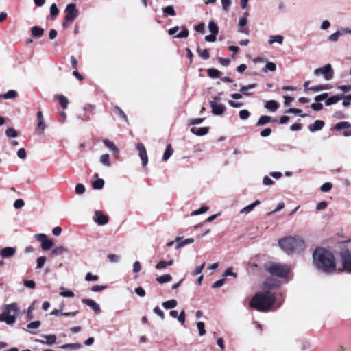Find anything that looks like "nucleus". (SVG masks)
<instances>
[{"label":"nucleus","instance_id":"obj_1","mask_svg":"<svg viewBox=\"0 0 351 351\" xmlns=\"http://www.w3.org/2000/svg\"><path fill=\"white\" fill-rule=\"evenodd\" d=\"M315 267L319 271L331 274L336 271V263L333 254L324 248H317L313 254Z\"/></svg>","mask_w":351,"mask_h":351},{"label":"nucleus","instance_id":"obj_2","mask_svg":"<svg viewBox=\"0 0 351 351\" xmlns=\"http://www.w3.org/2000/svg\"><path fill=\"white\" fill-rule=\"evenodd\" d=\"M275 297L269 291L257 293L250 300V304L252 308L259 311H268L274 304Z\"/></svg>","mask_w":351,"mask_h":351},{"label":"nucleus","instance_id":"obj_3","mask_svg":"<svg viewBox=\"0 0 351 351\" xmlns=\"http://www.w3.org/2000/svg\"><path fill=\"white\" fill-rule=\"evenodd\" d=\"M280 247L287 254L298 253L305 247L304 241L300 238L288 237L278 241Z\"/></svg>","mask_w":351,"mask_h":351},{"label":"nucleus","instance_id":"obj_4","mask_svg":"<svg viewBox=\"0 0 351 351\" xmlns=\"http://www.w3.org/2000/svg\"><path fill=\"white\" fill-rule=\"evenodd\" d=\"M18 311L17 303L13 302L5 304L3 306V312L0 313V322H5L7 324L12 326L16 322Z\"/></svg>","mask_w":351,"mask_h":351},{"label":"nucleus","instance_id":"obj_5","mask_svg":"<svg viewBox=\"0 0 351 351\" xmlns=\"http://www.w3.org/2000/svg\"><path fill=\"white\" fill-rule=\"evenodd\" d=\"M265 270L273 276L285 278L287 276L289 269L287 265L269 262L265 264Z\"/></svg>","mask_w":351,"mask_h":351},{"label":"nucleus","instance_id":"obj_6","mask_svg":"<svg viewBox=\"0 0 351 351\" xmlns=\"http://www.w3.org/2000/svg\"><path fill=\"white\" fill-rule=\"evenodd\" d=\"M313 74L315 76L322 75L327 81L332 80L334 77V71L330 64H327L321 68L316 69Z\"/></svg>","mask_w":351,"mask_h":351},{"label":"nucleus","instance_id":"obj_7","mask_svg":"<svg viewBox=\"0 0 351 351\" xmlns=\"http://www.w3.org/2000/svg\"><path fill=\"white\" fill-rule=\"evenodd\" d=\"M340 256L344 269L351 273V251L348 249L342 250L340 252Z\"/></svg>","mask_w":351,"mask_h":351},{"label":"nucleus","instance_id":"obj_8","mask_svg":"<svg viewBox=\"0 0 351 351\" xmlns=\"http://www.w3.org/2000/svg\"><path fill=\"white\" fill-rule=\"evenodd\" d=\"M64 12L66 13L65 18H66L68 21H73L79 14V12L76 8V4L73 3H69L64 10Z\"/></svg>","mask_w":351,"mask_h":351},{"label":"nucleus","instance_id":"obj_9","mask_svg":"<svg viewBox=\"0 0 351 351\" xmlns=\"http://www.w3.org/2000/svg\"><path fill=\"white\" fill-rule=\"evenodd\" d=\"M136 149L138 151V155L142 160L143 166H146L148 162V157L144 145L143 143H138L136 145Z\"/></svg>","mask_w":351,"mask_h":351},{"label":"nucleus","instance_id":"obj_10","mask_svg":"<svg viewBox=\"0 0 351 351\" xmlns=\"http://www.w3.org/2000/svg\"><path fill=\"white\" fill-rule=\"evenodd\" d=\"M16 252V247H5L0 250V256L4 259L10 258L14 256Z\"/></svg>","mask_w":351,"mask_h":351},{"label":"nucleus","instance_id":"obj_11","mask_svg":"<svg viewBox=\"0 0 351 351\" xmlns=\"http://www.w3.org/2000/svg\"><path fill=\"white\" fill-rule=\"evenodd\" d=\"M210 106L212 112L215 115H221L226 110V106L222 104H218L215 101H210Z\"/></svg>","mask_w":351,"mask_h":351},{"label":"nucleus","instance_id":"obj_12","mask_svg":"<svg viewBox=\"0 0 351 351\" xmlns=\"http://www.w3.org/2000/svg\"><path fill=\"white\" fill-rule=\"evenodd\" d=\"M82 302L86 306L90 307L96 315L101 313V308L99 305L92 299H82Z\"/></svg>","mask_w":351,"mask_h":351},{"label":"nucleus","instance_id":"obj_13","mask_svg":"<svg viewBox=\"0 0 351 351\" xmlns=\"http://www.w3.org/2000/svg\"><path fill=\"white\" fill-rule=\"evenodd\" d=\"M94 220L98 225L100 226L106 224L108 221V217L99 210L95 211Z\"/></svg>","mask_w":351,"mask_h":351},{"label":"nucleus","instance_id":"obj_14","mask_svg":"<svg viewBox=\"0 0 351 351\" xmlns=\"http://www.w3.org/2000/svg\"><path fill=\"white\" fill-rule=\"evenodd\" d=\"M43 337L46 339V341L36 339V341L39 342L42 344L51 346L56 343L57 339L56 336L55 335H43Z\"/></svg>","mask_w":351,"mask_h":351},{"label":"nucleus","instance_id":"obj_15","mask_svg":"<svg viewBox=\"0 0 351 351\" xmlns=\"http://www.w3.org/2000/svg\"><path fill=\"white\" fill-rule=\"evenodd\" d=\"M102 142L106 147H108L113 152V154L116 158L119 157V149L113 142L108 139H104L102 141Z\"/></svg>","mask_w":351,"mask_h":351},{"label":"nucleus","instance_id":"obj_16","mask_svg":"<svg viewBox=\"0 0 351 351\" xmlns=\"http://www.w3.org/2000/svg\"><path fill=\"white\" fill-rule=\"evenodd\" d=\"M324 126V122L321 120H316L313 124H310L308 127L311 132L321 130Z\"/></svg>","mask_w":351,"mask_h":351},{"label":"nucleus","instance_id":"obj_17","mask_svg":"<svg viewBox=\"0 0 351 351\" xmlns=\"http://www.w3.org/2000/svg\"><path fill=\"white\" fill-rule=\"evenodd\" d=\"M269 122L276 123L277 120H272L271 117L267 115H263L258 119L256 126L264 125Z\"/></svg>","mask_w":351,"mask_h":351},{"label":"nucleus","instance_id":"obj_18","mask_svg":"<svg viewBox=\"0 0 351 351\" xmlns=\"http://www.w3.org/2000/svg\"><path fill=\"white\" fill-rule=\"evenodd\" d=\"M209 128L208 127H201V128H191V132L197 135V136H204L208 132Z\"/></svg>","mask_w":351,"mask_h":351},{"label":"nucleus","instance_id":"obj_19","mask_svg":"<svg viewBox=\"0 0 351 351\" xmlns=\"http://www.w3.org/2000/svg\"><path fill=\"white\" fill-rule=\"evenodd\" d=\"M180 237H177L176 239V241L177 242L176 249H179L186 245L191 244L194 242V239L193 238H188L182 241H180Z\"/></svg>","mask_w":351,"mask_h":351},{"label":"nucleus","instance_id":"obj_20","mask_svg":"<svg viewBox=\"0 0 351 351\" xmlns=\"http://www.w3.org/2000/svg\"><path fill=\"white\" fill-rule=\"evenodd\" d=\"M31 35L34 38H40L44 34V29L39 26H34L31 28Z\"/></svg>","mask_w":351,"mask_h":351},{"label":"nucleus","instance_id":"obj_21","mask_svg":"<svg viewBox=\"0 0 351 351\" xmlns=\"http://www.w3.org/2000/svg\"><path fill=\"white\" fill-rule=\"evenodd\" d=\"M343 97H344V95L341 94V95H337L332 96L331 97H329L326 100L325 104L326 106H331V105L335 104L340 99H341Z\"/></svg>","mask_w":351,"mask_h":351},{"label":"nucleus","instance_id":"obj_22","mask_svg":"<svg viewBox=\"0 0 351 351\" xmlns=\"http://www.w3.org/2000/svg\"><path fill=\"white\" fill-rule=\"evenodd\" d=\"M284 40V36L282 35H274L271 36L268 40V43L269 45H273L274 43H276L278 44H282Z\"/></svg>","mask_w":351,"mask_h":351},{"label":"nucleus","instance_id":"obj_23","mask_svg":"<svg viewBox=\"0 0 351 351\" xmlns=\"http://www.w3.org/2000/svg\"><path fill=\"white\" fill-rule=\"evenodd\" d=\"M265 107L271 112H275L279 108V104L275 100H269Z\"/></svg>","mask_w":351,"mask_h":351},{"label":"nucleus","instance_id":"obj_24","mask_svg":"<svg viewBox=\"0 0 351 351\" xmlns=\"http://www.w3.org/2000/svg\"><path fill=\"white\" fill-rule=\"evenodd\" d=\"M37 119H38V129L43 131L45 129V123L43 117V113L41 111H38L37 112Z\"/></svg>","mask_w":351,"mask_h":351},{"label":"nucleus","instance_id":"obj_25","mask_svg":"<svg viewBox=\"0 0 351 351\" xmlns=\"http://www.w3.org/2000/svg\"><path fill=\"white\" fill-rule=\"evenodd\" d=\"M351 127V124L349 122L346 121H341L336 123L334 126V130L337 131H340L344 129L350 128Z\"/></svg>","mask_w":351,"mask_h":351},{"label":"nucleus","instance_id":"obj_26","mask_svg":"<svg viewBox=\"0 0 351 351\" xmlns=\"http://www.w3.org/2000/svg\"><path fill=\"white\" fill-rule=\"evenodd\" d=\"M177 304H178L177 301L176 300L173 299V300H170L165 301V302H162V306L165 309H172V308L176 307Z\"/></svg>","mask_w":351,"mask_h":351},{"label":"nucleus","instance_id":"obj_27","mask_svg":"<svg viewBox=\"0 0 351 351\" xmlns=\"http://www.w3.org/2000/svg\"><path fill=\"white\" fill-rule=\"evenodd\" d=\"M69 252V249L66 247L58 246V247H55L52 250L51 254L55 255V256H58V255L62 254L64 252Z\"/></svg>","mask_w":351,"mask_h":351},{"label":"nucleus","instance_id":"obj_28","mask_svg":"<svg viewBox=\"0 0 351 351\" xmlns=\"http://www.w3.org/2000/svg\"><path fill=\"white\" fill-rule=\"evenodd\" d=\"M99 160H100V162L103 165H104L107 167H110L111 166V163L110 161V156H109V154H102L100 156Z\"/></svg>","mask_w":351,"mask_h":351},{"label":"nucleus","instance_id":"obj_29","mask_svg":"<svg viewBox=\"0 0 351 351\" xmlns=\"http://www.w3.org/2000/svg\"><path fill=\"white\" fill-rule=\"evenodd\" d=\"M197 52L199 57L204 60H208L210 58V54L208 49L201 50L200 47L197 45Z\"/></svg>","mask_w":351,"mask_h":351},{"label":"nucleus","instance_id":"obj_30","mask_svg":"<svg viewBox=\"0 0 351 351\" xmlns=\"http://www.w3.org/2000/svg\"><path fill=\"white\" fill-rule=\"evenodd\" d=\"M208 75L211 78H219L221 77V72L214 68L208 69L207 70Z\"/></svg>","mask_w":351,"mask_h":351},{"label":"nucleus","instance_id":"obj_31","mask_svg":"<svg viewBox=\"0 0 351 351\" xmlns=\"http://www.w3.org/2000/svg\"><path fill=\"white\" fill-rule=\"evenodd\" d=\"M162 12L165 16L169 15L171 16H175L176 14L173 7L171 5L164 7L162 8Z\"/></svg>","mask_w":351,"mask_h":351},{"label":"nucleus","instance_id":"obj_32","mask_svg":"<svg viewBox=\"0 0 351 351\" xmlns=\"http://www.w3.org/2000/svg\"><path fill=\"white\" fill-rule=\"evenodd\" d=\"M92 186L94 189L100 190L104 186V181L101 178H98L97 180L92 182Z\"/></svg>","mask_w":351,"mask_h":351},{"label":"nucleus","instance_id":"obj_33","mask_svg":"<svg viewBox=\"0 0 351 351\" xmlns=\"http://www.w3.org/2000/svg\"><path fill=\"white\" fill-rule=\"evenodd\" d=\"M172 277L169 274H165L156 278V280L160 284H164L171 281Z\"/></svg>","mask_w":351,"mask_h":351},{"label":"nucleus","instance_id":"obj_34","mask_svg":"<svg viewBox=\"0 0 351 351\" xmlns=\"http://www.w3.org/2000/svg\"><path fill=\"white\" fill-rule=\"evenodd\" d=\"M208 29L211 34L217 35L219 33V27L213 21H210L208 23Z\"/></svg>","mask_w":351,"mask_h":351},{"label":"nucleus","instance_id":"obj_35","mask_svg":"<svg viewBox=\"0 0 351 351\" xmlns=\"http://www.w3.org/2000/svg\"><path fill=\"white\" fill-rule=\"evenodd\" d=\"M328 84H319L317 86H311L308 88L309 90H312L313 92H319L324 90L328 89Z\"/></svg>","mask_w":351,"mask_h":351},{"label":"nucleus","instance_id":"obj_36","mask_svg":"<svg viewBox=\"0 0 351 351\" xmlns=\"http://www.w3.org/2000/svg\"><path fill=\"white\" fill-rule=\"evenodd\" d=\"M173 152V150L171 147V145L170 144L167 145V146L166 147V150L162 156V160L164 161L167 160L170 158V156L172 155Z\"/></svg>","mask_w":351,"mask_h":351},{"label":"nucleus","instance_id":"obj_37","mask_svg":"<svg viewBox=\"0 0 351 351\" xmlns=\"http://www.w3.org/2000/svg\"><path fill=\"white\" fill-rule=\"evenodd\" d=\"M173 264V260H170L169 261H160L156 266L157 269H162L165 268L167 266H171Z\"/></svg>","mask_w":351,"mask_h":351},{"label":"nucleus","instance_id":"obj_38","mask_svg":"<svg viewBox=\"0 0 351 351\" xmlns=\"http://www.w3.org/2000/svg\"><path fill=\"white\" fill-rule=\"evenodd\" d=\"M59 14V10L56 3H53L50 7V17L54 19Z\"/></svg>","mask_w":351,"mask_h":351},{"label":"nucleus","instance_id":"obj_39","mask_svg":"<svg viewBox=\"0 0 351 351\" xmlns=\"http://www.w3.org/2000/svg\"><path fill=\"white\" fill-rule=\"evenodd\" d=\"M276 70V65L271 62H267L265 66L262 69V71L264 73H267L268 71H275Z\"/></svg>","mask_w":351,"mask_h":351},{"label":"nucleus","instance_id":"obj_40","mask_svg":"<svg viewBox=\"0 0 351 351\" xmlns=\"http://www.w3.org/2000/svg\"><path fill=\"white\" fill-rule=\"evenodd\" d=\"M82 347V344L80 343H66L60 346L61 349L66 350V349H80Z\"/></svg>","mask_w":351,"mask_h":351},{"label":"nucleus","instance_id":"obj_41","mask_svg":"<svg viewBox=\"0 0 351 351\" xmlns=\"http://www.w3.org/2000/svg\"><path fill=\"white\" fill-rule=\"evenodd\" d=\"M189 32L186 27H181V32L178 34L176 37L178 38H186L189 36Z\"/></svg>","mask_w":351,"mask_h":351},{"label":"nucleus","instance_id":"obj_42","mask_svg":"<svg viewBox=\"0 0 351 351\" xmlns=\"http://www.w3.org/2000/svg\"><path fill=\"white\" fill-rule=\"evenodd\" d=\"M5 134L9 138H16L18 136V132L13 128H9L5 130Z\"/></svg>","mask_w":351,"mask_h":351},{"label":"nucleus","instance_id":"obj_43","mask_svg":"<svg viewBox=\"0 0 351 351\" xmlns=\"http://www.w3.org/2000/svg\"><path fill=\"white\" fill-rule=\"evenodd\" d=\"M53 243L52 240L47 238V239L42 243L41 247L43 250H48L53 246Z\"/></svg>","mask_w":351,"mask_h":351},{"label":"nucleus","instance_id":"obj_44","mask_svg":"<svg viewBox=\"0 0 351 351\" xmlns=\"http://www.w3.org/2000/svg\"><path fill=\"white\" fill-rule=\"evenodd\" d=\"M57 98H58L61 106L64 109H66L67 108V106L69 104V101L66 99V97H64V95H58V96H57Z\"/></svg>","mask_w":351,"mask_h":351},{"label":"nucleus","instance_id":"obj_45","mask_svg":"<svg viewBox=\"0 0 351 351\" xmlns=\"http://www.w3.org/2000/svg\"><path fill=\"white\" fill-rule=\"evenodd\" d=\"M256 87V84H250L247 86H242L241 88H240V91L241 93H243L245 95H247V96H249L251 94L250 93L247 92V90L249 89H252V88H254Z\"/></svg>","mask_w":351,"mask_h":351},{"label":"nucleus","instance_id":"obj_46","mask_svg":"<svg viewBox=\"0 0 351 351\" xmlns=\"http://www.w3.org/2000/svg\"><path fill=\"white\" fill-rule=\"evenodd\" d=\"M17 96V93L16 90H10L5 95H3V97L5 99H14Z\"/></svg>","mask_w":351,"mask_h":351},{"label":"nucleus","instance_id":"obj_47","mask_svg":"<svg viewBox=\"0 0 351 351\" xmlns=\"http://www.w3.org/2000/svg\"><path fill=\"white\" fill-rule=\"evenodd\" d=\"M342 35V32L341 31H337L334 34L330 35L328 36V40L332 42H337L340 36Z\"/></svg>","mask_w":351,"mask_h":351},{"label":"nucleus","instance_id":"obj_48","mask_svg":"<svg viewBox=\"0 0 351 351\" xmlns=\"http://www.w3.org/2000/svg\"><path fill=\"white\" fill-rule=\"evenodd\" d=\"M208 210V206H202L199 209L193 211L191 213V216L199 215L203 214V213H206Z\"/></svg>","mask_w":351,"mask_h":351},{"label":"nucleus","instance_id":"obj_49","mask_svg":"<svg viewBox=\"0 0 351 351\" xmlns=\"http://www.w3.org/2000/svg\"><path fill=\"white\" fill-rule=\"evenodd\" d=\"M63 291L60 293V295L65 298H73L74 297V293L71 290H64L63 287H61Z\"/></svg>","mask_w":351,"mask_h":351},{"label":"nucleus","instance_id":"obj_50","mask_svg":"<svg viewBox=\"0 0 351 351\" xmlns=\"http://www.w3.org/2000/svg\"><path fill=\"white\" fill-rule=\"evenodd\" d=\"M45 262H46L45 256H42L38 257L37 259V265H36V269H41L43 267V265H45Z\"/></svg>","mask_w":351,"mask_h":351},{"label":"nucleus","instance_id":"obj_51","mask_svg":"<svg viewBox=\"0 0 351 351\" xmlns=\"http://www.w3.org/2000/svg\"><path fill=\"white\" fill-rule=\"evenodd\" d=\"M40 322L37 320V321H34V322H32L30 323H29L27 325V329H37L40 327Z\"/></svg>","mask_w":351,"mask_h":351},{"label":"nucleus","instance_id":"obj_52","mask_svg":"<svg viewBox=\"0 0 351 351\" xmlns=\"http://www.w3.org/2000/svg\"><path fill=\"white\" fill-rule=\"evenodd\" d=\"M197 327L199 330V334L200 336H203L204 335L206 334L205 326H204V322H197Z\"/></svg>","mask_w":351,"mask_h":351},{"label":"nucleus","instance_id":"obj_53","mask_svg":"<svg viewBox=\"0 0 351 351\" xmlns=\"http://www.w3.org/2000/svg\"><path fill=\"white\" fill-rule=\"evenodd\" d=\"M332 187V184L330 182H326L321 186L320 190L324 193H327L331 190Z\"/></svg>","mask_w":351,"mask_h":351},{"label":"nucleus","instance_id":"obj_54","mask_svg":"<svg viewBox=\"0 0 351 351\" xmlns=\"http://www.w3.org/2000/svg\"><path fill=\"white\" fill-rule=\"evenodd\" d=\"M75 191L77 195H82L85 192V186L82 184H77L75 186Z\"/></svg>","mask_w":351,"mask_h":351},{"label":"nucleus","instance_id":"obj_55","mask_svg":"<svg viewBox=\"0 0 351 351\" xmlns=\"http://www.w3.org/2000/svg\"><path fill=\"white\" fill-rule=\"evenodd\" d=\"M205 266V263H203L201 265L197 266L194 270L191 272V275L193 276H197L198 274H200Z\"/></svg>","mask_w":351,"mask_h":351},{"label":"nucleus","instance_id":"obj_56","mask_svg":"<svg viewBox=\"0 0 351 351\" xmlns=\"http://www.w3.org/2000/svg\"><path fill=\"white\" fill-rule=\"evenodd\" d=\"M108 258L112 263H118L120 261V256L114 254H110L108 255Z\"/></svg>","mask_w":351,"mask_h":351},{"label":"nucleus","instance_id":"obj_57","mask_svg":"<svg viewBox=\"0 0 351 351\" xmlns=\"http://www.w3.org/2000/svg\"><path fill=\"white\" fill-rule=\"evenodd\" d=\"M239 114L240 119L242 120H245V119H248V117H250V112L247 110H241L239 112Z\"/></svg>","mask_w":351,"mask_h":351},{"label":"nucleus","instance_id":"obj_58","mask_svg":"<svg viewBox=\"0 0 351 351\" xmlns=\"http://www.w3.org/2000/svg\"><path fill=\"white\" fill-rule=\"evenodd\" d=\"M23 285L25 287L30 289H34L36 287V283L34 280H25L23 281Z\"/></svg>","mask_w":351,"mask_h":351},{"label":"nucleus","instance_id":"obj_59","mask_svg":"<svg viewBox=\"0 0 351 351\" xmlns=\"http://www.w3.org/2000/svg\"><path fill=\"white\" fill-rule=\"evenodd\" d=\"M98 279H99L98 276L93 275L90 272L87 273L86 276H85V280L86 281H97Z\"/></svg>","mask_w":351,"mask_h":351},{"label":"nucleus","instance_id":"obj_60","mask_svg":"<svg viewBox=\"0 0 351 351\" xmlns=\"http://www.w3.org/2000/svg\"><path fill=\"white\" fill-rule=\"evenodd\" d=\"M114 112L118 114L119 116L123 117L126 121H128L127 116L124 113V112L118 106H115L114 108Z\"/></svg>","mask_w":351,"mask_h":351},{"label":"nucleus","instance_id":"obj_61","mask_svg":"<svg viewBox=\"0 0 351 351\" xmlns=\"http://www.w3.org/2000/svg\"><path fill=\"white\" fill-rule=\"evenodd\" d=\"M231 0H221L223 10L226 12H228L231 5Z\"/></svg>","mask_w":351,"mask_h":351},{"label":"nucleus","instance_id":"obj_62","mask_svg":"<svg viewBox=\"0 0 351 351\" xmlns=\"http://www.w3.org/2000/svg\"><path fill=\"white\" fill-rule=\"evenodd\" d=\"M311 108L315 111H319L323 109V105L319 102H315L311 105Z\"/></svg>","mask_w":351,"mask_h":351},{"label":"nucleus","instance_id":"obj_63","mask_svg":"<svg viewBox=\"0 0 351 351\" xmlns=\"http://www.w3.org/2000/svg\"><path fill=\"white\" fill-rule=\"evenodd\" d=\"M25 205V202L23 199H16L14 203V207L16 208V209H19V208H21L22 207H23Z\"/></svg>","mask_w":351,"mask_h":351},{"label":"nucleus","instance_id":"obj_64","mask_svg":"<svg viewBox=\"0 0 351 351\" xmlns=\"http://www.w3.org/2000/svg\"><path fill=\"white\" fill-rule=\"evenodd\" d=\"M17 156L21 159H25L27 157L26 151L24 148H21L17 152Z\"/></svg>","mask_w":351,"mask_h":351}]
</instances>
